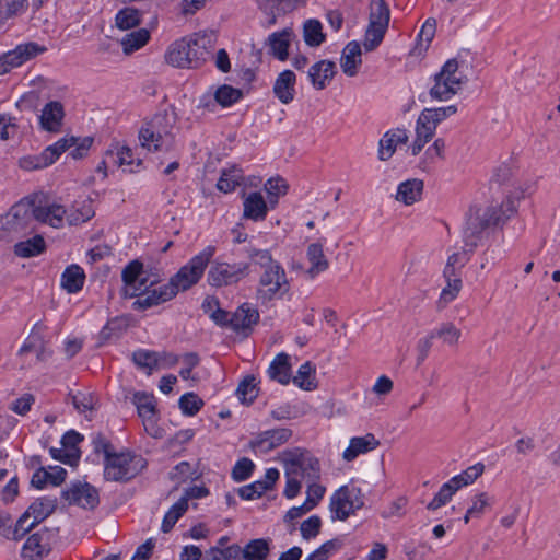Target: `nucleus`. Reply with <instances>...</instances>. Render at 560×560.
Wrapping results in <instances>:
<instances>
[{
    "label": "nucleus",
    "instance_id": "603ef678",
    "mask_svg": "<svg viewBox=\"0 0 560 560\" xmlns=\"http://www.w3.org/2000/svg\"><path fill=\"white\" fill-rule=\"evenodd\" d=\"M133 404L138 409L139 416L142 421L153 419L156 415L155 398L152 394L138 392L133 395Z\"/></svg>",
    "mask_w": 560,
    "mask_h": 560
},
{
    "label": "nucleus",
    "instance_id": "7ed1b4c3",
    "mask_svg": "<svg viewBox=\"0 0 560 560\" xmlns=\"http://www.w3.org/2000/svg\"><path fill=\"white\" fill-rule=\"evenodd\" d=\"M124 287L122 293L125 296L135 298L147 295L143 300H139L137 303L140 305H153L170 300L172 298V291L159 292L154 289L149 291L152 282L149 280L148 272L143 269V265L138 260L129 262L122 270L121 273Z\"/></svg>",
    "mask_w": 560,
    "mask_h": 560
},
{
    "label": "nucleus",
    "instance_id": "c9c22d12",
    "mask_svg": "<svg viewBox=\"0 0 560 560\" xmlns=\"http://www.w3.org/2000/svg\"><path fill=\"white\" fill-rule=\"evenodd\" d=\"M380 441L372 433L355 436L350 440L349 446L343 451L342 458L346 462L354 460L359 455L369 453L378 447Z\"/></svg>",
    "mask_w": 560,
    "mask_h": 560
},
{
    "label": "nucleus",
    "instance_id": "052dcab7",
    "mask_svg": "<svg viewBox=\"0 0 560 560\" xmlns=\"http://www.w3.org/2000/svg\"><path fill=\"white\" fill-rule=\"evenodd\" d=\"M259 394L258 382L253 375L246 376L236 389V396L243 404H252Z\"/></svg>",
    "mask_w": 560,
    "mask_h": 560
},
{
    "label": "nucleus",
    "instance_id": "9b49d317",
    "mask_svg": "<svg viewBox=\"0 0 560 560\" xmlns=\"http://www.w3.org/2000/svg\"><path fill=\"white\" fill-rule=\"evenodd\" d=\"M209 38L200 33L184 37L177 49V67H198L207 54Z\"/></svg>",
    "mask_w": 560,
    "mask_h": 560
},
{
    "label": "nucleus",
    "instance_id": "0e129e2a",
    "mask_svg": "<svg viewBox=\"0 0 560 560\" xmlns=\"http://www.w3.org/2000/svg\"><path fill=\"white\" fill-rule=\"evenodd\" d=\"M141 14L133 8H125L118 11L115 18L116 26L122 31L130 30L140 24Z\"/></svg>",
    "mask_w": 560,
    "mask_h": 560
},
{
    "label": "nucleus",
    "instance_id": "39448f33",
    "mask_svg": "<svg viewBox=\"0 0 560 560\" xmlns=\"http://www.w3.org/2000/svg\"><path fill=\"white\" fill-rule=\"evenodd\" d=\"M365 504L362 489L353 481L339 487L330 497L329 512L332 521H347Z\"/></svg>",
    "mask_w": 560,
    "mask_h": 560
},
{
    "label": "nucleus",
    "instance_id": "9d476101",
    "mask_svg": "<svg viewBox=\"0 0 560 560\" xmlns=\"http://www.w3.org/2000/svg\"><path fill=\"white\" fill-rule=\"evenodd\" d=\"M215 254L214 246H207L177 271V291H186L197 284Z\"/></svg>",
    "mask_w": 560,
    "mask_h": 560
},
{
    "label": "nucleus",
    "instance_id": "473e14b6",
    "mask_svg": "<svg viewBox=\"0 0 560 560\" xmlns=\"http://www.w3.org/2000/svg\"><path fill=\"white\" fill-rule=\"evenodd\" d=\"M50 550L47 534H33L24 542L21 551L23 560H39Z\"/></svg>",
    "mask_w": 560,
    "mask_h": 560
},
{
    "label": "nucleus",
    "instance_id": "c756f323",
    "mask_svg": "<svg viewBox=\"0 0 560 560\" xmlns=\"http://www.w3.org/2000/svg\"><path fill=\"white\" fill-rule=\"evenodd\" d=\"M409 136L405 129H393L387 131L380 140L378 158L382 161L389 160L399 145L408 142Z\"/></svg>",
    "mask_w": 560,
    "mask_h": 560
},
{
    "label": "nucleus",
    "instance_id": "dca6fc26",
    "mask_svg": "<svg viewBox=\"0 0 560 560\" xmlns=\"http://www.w3.org/2000/svg\"><path fill=\"white\" fill-rule=\"evenodd\" d=\"M56 509V500L50 498L36 499L18 521V528L28 530L47 518Z\"/></svg>",
    "mask_w": 560,
    "mask_h": 560
},
{
    "label": "nucleus",
    "instance_id": "58836bf2",
    "mask_svg": "<svg viewBox=\"0 0 560 560\" xmlns=\"http://www.w3.org/2000/svg\"><path fill=\"white\" fill-rule=\"evenodd\" d=\"M494 504V497L486 491H480L474 494L470 499V504L464 515V523L468 524L471 518H480L482 515L492 509Z\"/></svg>",
    "mask_w": 560,
    "mask_h": 560
},
{
    "label": "nucleus",
    "instance_id": "f704fd0d",
    "mask_svg": "<svg viewBox=\"0 0 560 560\" xmlns=\"http://www.w3.org/2000/svg\"><path fill=\"white\" fill-rule=\"evenodd\" d=\"M65 117L63 106L59 102H49L42 109L40 127L49 132H58Z\"/></svg>",
    "mask_w": 560,
    "mask_h": 560
},
{
    "label": "nucleus",
    "instance_id": "a18cd8bd",
    "mask_svg": "<svg viewBox=\"0 0 560 560\" xmlns=\"http://www.w3.org/2000/svg\"><path fill=\"white\" fill-rule=\"evenodd\" d=\"M46 250V242L42 235L18 242L13 252L20 258H31L43 254Z\"/></svg>",
    "mask_w": 560,
    "mask_h": 560
},
{
    "label": "nucleus",
    "instance_id": "69168bd1",
    "mask_svg": "<svg viewBox=\"0 0 560 560\" xmlns=\"http://www.w3.org/2000/svg\"><path fill=\"white\" fill-rule=\"evenodd\" d=\"M457 492V489L452 485L448 480L439 489L438 493L434 498L428 503L427 509L430 511H435L445 504H447L453 495Z\"/></svg>",
    "mask_w": 560,
    "mask_h": 560
},
{
    "label": "nucleus",
    "instance_id": "5701e85b",
    "mask_svg": "<svg viewBox=\"0 0 560 560\" xmlns=\"http://www.w3.org/2000/svg\"><path fill=\"white\" fill-rule=\"evenodd\" d=\"M292 438V430L279 428L267 430L250 441V447L258 453H268L287 443Z\"/></svg>",
    "mask_w": 560,
    "mask_h": 560
},
{
    "label": "nucleus",
    "instance_id": "412c9836",
    "mask_svg": "<svg viewBox=\"0 0 560 560\" xmlns=\"http://www.w3.org/2000/svg\"><path fill=\"white\" fill-rule=\"evenodd\" d=\"M243 218L254 222L266 220L271 205L260 191H249L242 195Z\"/></svg>",
    "mask_w": 560,
    "mask_h": 560
},
{
    "label": "nucleus",
    "instance_id": "a19ab883",
    "mask_svg": "<svg viewBox=\"0 0 560 560\" xmlns=\"http://www.w3.org/2000/svg\"><path fill=\"white\" fill-rule=\"evenodd\" d=\"M94 214L93 200L89 197L80 198L67 210V222L69 224L84 223L93 218Z\"/></svg>",
    "mask_w": 560,
    "mask_h": 560
},
{
    "label": "nucleus",
    "instance_id": "e433bc0d",
    "mask_svg": "<svg viewBox=\"0 0 560 560\" xmlns=\"http://www.w3.org/2000/svg\"><path fill=\"white\" fill-rule=\"evenodd\" d=\"M443 277L445 280V285L441 290V293L436 301V306L439 310H444L452 302H454L458 298V295L463 289L462 275L447 273V275H443Z\"/></svg>",
    "mask_w": 560,
    "mask_h": 560
},
{
    "label": "nucleus",
    "instance_id": "f257e3e1",
    "mask_svg": "<svg viewBox=\"0 0 560 560\" xmlns=\"http://www.w3.org/2000/svg\"><path fill=\"white\" fill-rule=\"evenodd\" d=\"M277 459L283 466L285 477L283 495L289 500L301 493L303 480L320 479L322 477L319 459L306 448L283 450L278 454Z\"/></svg>",
    "mask_w": 560,
    "mask_h": 560
},
{
    "label": "nucleus",
    "instance_id": "5fc2aeb1",
    "mask_svg": "<svg viewBox=\"0 0 560 560\" xmlns=\"http://www.w3.org/2000/svg\"><path fill=\"white\" fill-rule=\"evenodd\" d=\"M264 188L267 192V199L271 205V209H275L279 199L288 194L289 185L281 177H271L265 183Z\"/></svg>",
    "mask_w": 560,
    "mask_h": 560
},
{
    "label": "nucleus",
    "instance_id": "338daca9",
    "mask_svg": "<svg viewBox=\"0 0 560 560\" xmlns=\"http://www.w3.org/2000/svg\"><path fill=\"white\" fill-rule=\"evenodd\" d=\"M247 560H264L269 553V545L266 539H255L248 542L244 550Z\"/></svg>",
    "mask_w": 560,
    "mask_h": 560
},
{
    "label": "nucleus",
    "instance_id": "ddd939ff",
    "mask_svg": "<svg viewBox=\"0 0 560 560\" xmlns=\"http://www.w3.org/2000/svg\"><path fill=\"white\" fill-rule=\"evenodd\" d=\"M46 51V47L36 43H24L0 55V75H4L26 61Z\"/></svg>",
    "mask_w": 560,
    "mask_h": 560
},
{
    "label": "nucleus",
    "instance_id": "37998d69",
    "mask_svg": "<svg viewBox=\"0 0 560 560\" xmlns=\"http://www.w3.org/2000/svg\"><path fill=\"white\" fill-rule=\"evenodd\" d=\"M503 214V211H497L494 208L477 209L469 218L468 230H483L490 225H494L501 220Z\"/></svg>",
    "mask_w": 560,
    "mask_h": 560
},
{
    "label": "nucleus",
    "instance_id": "774afa93",
    "mask_svg": "<svg viewBox=\"0 0 560 560\" xmlns=\"http://www.w3.org/2000/svg\"><path fill=\"white\" fill-rule=\"evenodd\" d=\"M202 310L218 324H225L229 320L228 312L220 308L215 296H207L202 302Z\"/></svg>",
    "mask_w": 560,
    "mask_h": 560
},
{
    "label": "nucleus",
    "instance_id": "f03ea898",
    "mask_svg": "<svg viewBox=\"0 0 560 560\" xmlns=\"http://www.w3.org/2000/svg\"><path fill=\"white\" fill-rule=\"evenodd\" d=\"M257 258L260 273L256 287V299L262 304L282 300L290 293L291 283L285 269L273 259L269 250L256 249L250 254Z\"/></svg>",
    "mask_w": 560,
    "mask_h": 560
},
{
    "label": "nucleus",
    "instance_id": "20e7f679",
    "mask_svg": "<svg viewBox=\"0 0 560 560\" xmlns=\"http://www.w3.org/2000/svg\"><path fill=\"white\" fill-rule=\"evenodd\" d=\"M34 225L33 200L25 198L0 215V240L12 241Z\"/></svg>",
    "mask_w": 560,
    "mask_h": 560
},
{
    "label": "nucleus",
    "instance_id": "6e6552de",
    "mask_svg": "<svg viewBox=\"0 0 560 560\" xmlns=\"http://www.w3.org/2000/svg\"><path fill=\"white\" fill-rule=\"evenodd\" d=\"M145 467L140 455L130 453L109 454L106 452L105 477L109 480H127L133 478Z\"/></svg>",
    "mask_w": 560,
    "mask_h": 560
},
{
    "label": "nucleus",
    "instance_id": "4c0bfd02",
    "mask_svg": "<svg viewBox=\"0 0 560 560\" xmlns=\"http://www.w3.org/2000/svg\"><path fill=\"white\" fill-rule=\"evenodd\" d=\"M362 65L361 47L357 42L349 43L342 50L340 57V67L342 72L348 77L358 74Z\"/></svg>",
    "mask_w": 560,
    "mask_h": 560
},
{
    "label": "nucleus",
    "instance_id": "bb28decb",
    "mask_svg": "<svg viewBox=\"0 0 560 560\" xmlns=\"http://www.w3.org/2000/svg\"><path fill=\"white\" fill-rule=\"evenodd\" d=\"M259 318L258 310L248 303H244L234 312L230 323L234 330L248 332L258 324Z\"/></svg>",
    "mask_w": 560,
    "mask_h": 560
},
{
    "label": "nucleus",
    "instance_id": "ea45409f",
    "mask_svg": "<svg viewBox=\"0 0 560 560\" xmlns=\"http://www.w3.org/2000/svg\"><path fill=\"white\" fill-rule=\"evenodd\" d=\"M446 142L443 138H436L427 148L419 161V167L424 172H431L435 165L445 159Z\"/></svg>",
    "mask_w": 560,
    "mask_h": 560
},
{
    "label": "nucleus",
    "instance_id": "2eb2a0df",
    "mask_svg": "<svg viewBox=\"0 0 560 560\" xmlns=\"http://www.w3.org/2000/svg\"><path fill=\"white\" fill-rule=\"evenodd\" d=\"M457 107L450 105L438 108L423 109L416 121V131H419L430 138H433L438 126L446 118L455 115Z\"/></svg>",
    "mask_w": 560,
    "mask_h": 560
},
{
    "label": "nucleus",
    "instance_id": "c85d7f7f",
    "mask_svg": "<svg viewBox=\"0 0 560 560\" xmlns=\"http://www.w3.org/2000/svg\"><path fill=\"white\" fill-rule=\"evenodd\" d=\"M67 470L60 466H48L38 468L32 476L31 483L37 489L46 486L58 487L65 482Z\"/></svg>",
    "mask_w": 560,
    "mask_h": 560
},
{
    "label": "nucleus",
    "instance_id": "a211bd4d",
    "mask_svg": "<svg viewBox=\"0 0 560 560\" xmlns=\"http://www.w3.org/2000/svg\"><path fill=\"white\" fill-rule=\"evenodd\" d=\"M34 220L59 229L67 222V209L56 200H45L35 205L33 201Z\"/></svg>",
    "mask_w": 560,
    "mask_h": 560
},
{
    "label": "nucleus",
    "instance_id": "4be33fe9",
    "mask_svg": "<svg viewBox=\"0 0 560 560\" xmlns=\"http://www.w3.org/2000/svg\"><path fill=\"white\" fill-rule=\"evenodd\" d=\"M62 498L69 503L84 509H92L98 503V493L86 482L71 483L62 492Z\"/></svg>",
    "mask_w": 560,
    "mask_h": 560
},
{
    "label": "nucleus",
    "instance_id": "864d4df0",
    "mask_svg": "<svg viewBox=\"0 0 560 560\" xmlns=\"http://www.w3.org/2000/svg\"><path fill=\"white\" fill-rule=\"evenodd\" d=\"M150 39V32L145 28H140L127 34L121 39V47L126 55H130L142 47H144Z\"/></svg>",
    "mask_w": 560,
    "mask_h": 560
},
{
    "label": "nucleus",
    "instance_id": "4468645a",
    "mask_svg": "<svg viewBox=\"0 0 560 560\" xmlns=\"http://www.w3.org/2000/svg\"><path fill=\"white\" fill-rule=\"evenodd\" d=\"M298 40L292 27L272 32L265 40L268 54L279 61H287L290 57V48Z\"/></svg>",
    "mask_w": 560,
    "mask_h": 560
},
{
    "label": "nucleus",
    "instance_id": "2f4dec72",
    "mask_svg": "<svg viewBox=\"0 0 560 560\" xmlns=\"http://www.w3.org/2000/svg\"><path fill=\"white\" fill-rule=\"evenodd\" d=\"M260 12L266 16V25L272 26L277 19L292 10L299 0H255Z\"/></svg>",
    "mask_w": 560,
    "mask_h": 560
},
{
    "label": "nucleus",
    "instance_id": "bf43d9fd",
    "mask_svg": "<svg viewBox=\"0 0 560 560\" xmlns=\"http://www.w3.org/2000/svg\"><path fill=\"white\" fill-rule=\"evenodd\" d=\"M315 373V366L311 362H305L299 368L292 381L298 387L304 390H312L316 387Z\"/></svg>",
    "mask_w": 560,
    "mask_h": 560
},
{
    "label": "nucleus",
    "instance_id": "f3484780",
    "mask_svg": "<svg viewBox=\"0 0 560 560\" xmlns=\"http://www.w3.org/2000/svg\"><path fill=\"white\" fill-rule=\"evenodd\" d=\"M82 440L83 438L80 433L70 430L63 434L61 447H51L49 454L55 460H59L69 466H77L81 457L78 445Z\"/></svg>",
    "mask_w": 560,
    "mask_h": 560
},
{
    "label": "nucleus",
    "instance_id": "cd10ccee",
    "mask_svg": "<svg viewBox=\"0 0 560 560\" xmlns=\"http://www.w3.org/2000/svg\"><path fill=\"white\" fill-rule=\"evenodd\" d=\"M296 74L289 69L283 70L278 74L273 83L275 96L282 104H290L296 94Z\"/></svg>",
    "mask_w": 560,
    "mask_h": 560
},
{
    "label": "nucleus",
    "instance_id": "3c124183",
    "mask_svg": "<svg viewBox=\"0 0 560 560\" xmlns=\"http://www.w3.org/2000/svg\"><path fill=\"white\" fill-rule=\"evenodd\" d=\"M435 32H436L435 20H432V19L427 20L423 23V25L418 34L417 43L411 51L412 55L421 56L422 54H424L428 50L432 39L434 38Z\"/></svg>",
    "mask_w": 560,
    "mask_h": 560
},
{
    "label": "nucleus",
    "instance_id": "680f3d73",
    "mask_svg": "<svg viewBox=\"0 0 560 560\" xmlns=\"http://www.w3.org/2000/svg\"><path fill=\"white\" fill-rule=\"evenodd\" d=\"M243 97V91L232 85L223 84L214 92L215 102L222 107H230Z\"/></svg>",
    "mask_w": 560,
    "mask_h": 560
},
{
    "label": "nucleus",
    "instance_id": "72a5a7b5",
    "mask_svg": "<svg viewBox=\"0 0 560 560\" xmlns=\"http://www.w3.org/2000/svg\"><path fill=\"white\" fill-rule=\"evenodd\" d=\"M57 161L54 145L50 144L39 154H27L19 159L20 168L31 172L46 168Z\"/></svg>",
    "mask_w": 560,
    "mask_h": 560
},
{
    "label": "nucleus",
    "instance_id": "e2e57ef3",
    "mask_svg": "<svg viewBox=\"0 0 560 560\" xmlns=\"http://www.w3.org/2000/svg\"><path fill=\"white\" fill-rule=\"evenodd\" d=\"M306 482V498L304 502L314 510L324 499L327 488L320 482V479L314 478Z\"/></svg>",
    "mask_w": 560,
    "mask_h": 560
},
{
    "label": "nucleus",
    "instance_id": "4d7b16f0",
    "mask_svg": "<svg viewBox=\"0 0 560 560\" xmlns=\"http://www.w3.org/2000/svg\"><path fill=\"white\" fill-rule=\"evenodd\" d=\"M485 471V466L481 463H477L472 466H469L460 474L454 476L450 479L452 485L457 489H462L463 487L469 486L474 483Z\"/></svg>",
    "mask_w": 560,
    "mask_h": 560
},
{
    "label": "nucleus",
    "instance_id": "b1692460",
    "mask_svg": "<svg viewBox=\"0 0 560 560\" xmlns=\"http://www.w3.org/2000/svg\"><path fill=\"white\" fill-rule=\"evenodd\" d=\"M133 361L148 374L170 369L173 365V358L171 354H166L164 352H152L148 350H139L135 352Z\"/></svg>",
    "mask_w": 560,
    "mask_h": 560
},
{
    "label": "nucleus",
    "instance_id": "79ce46f5",
    "mask_svg": "<svg viewBox=\"0 0 560 560\" xmlns=\"http://www.w3.org/2000/svg\"><path fill=\"white\" fill-rule=\"evenodd\" d=\"M85 272L79 265L68 266L60 277V287L66 292L78 293L84 284Z\"/></svg>",
    "mask_w": 560,
    "mask_h": 560
},
{
    "label": "nucleus",
    "instance_id": "09e8293b",
    "mask_svg": "<svg viewBox=\"0 0 560 560\" xmlns=\"http://www.w3.org/2000/svg\"><path fill=\"white\" fill-rule=\"evenodd\" d=\"M244 175L242 168L237 166H231L221 172L220 178L217 183V188L229 194L236 189L243 183Z\"/></svg>",
    "mask_w": 560,
    "mask_h": 560
},
{
    "label": "nucleus",
    "instance_id": "7c9ffc66",
    "mask_svg": "<svg viewBox=\"0 0 560 560\" xmlns=\"http://www.w3.org/2000/svg\"><path fill=\"white\" fill-rule=\"evenodd\" d=\"M325 242L317 241L311 243L306 248V259L310 264L306 273L310 278H315L326 271L329 267V260L324 253Z\"/></svg>",
    "mask_w": 560,
    "mask_h": 560
},
{
    "label": "nucleus",
    "instance_id": "f8f14e48",
    "mask_svg": "<svg viewBox=\"0 0 560 560\" xmlns=\"http://www.w3.org/2000/svg\"><path fill=\"white\" fill-rule=\"evenodd\" d=\"M249 275V264L218 262L208 272V282L212 287H224L237 283Z\"/></svg>",
    "mask_w": 560,
    "mask_h": 560
},
{
    "label": "nucleus",
    "instance_id": "49530a36",
    "mask_svg": "<svg viewBox=\"0 0 560 560\" xmlns=\"http://www.w3.org/2000/svg\"><path fill=\"white\" fill-rule=\"evenodd\" d=\"M422 191L423 182L421 179H408L398 186L396 199L409 206L420 200Z\"/></svg>",
    "mask_w": 560,
    "mask_h": 560
},
{
    "label": "nucleus",
    "instance_id": "6e6d98bb",
    "mask_svg": "<svg viewBox=\"0 0 560 560\" xmlns=\"http://www.w3.org/2000/svg\"><path fill=\"white\" fill-rule=\"evenodd\" d=\"M177 405L185 417H195L205 407V401L196 393L189 392L179 397Z\"/></svg>",
    "mask_w": 560,
    "mask_h": 560
},
{
    "label": "nucleus",
    "instance_id": "a878e982",
    "mask_svg": "<svg viewBox=\"0 0 560 560\" xmlns=\"http://www.w3.org/2000/svg\"><path fill=\"white\" fill-rule=\"evenodd\" d=\"M336 73L337 69L335 62L323 59L310 67L307 77L312 86L317 91H322L331 83Z\"/></svg>",
    "mask_w": 560,
    "mask_h": 560
},
{
    "label": "nucleus",
    "instance_id": "1a4fd4ad",
    "mask_svg": "<svg viewBox=\"0 0 560 560\" xmlns=\"http://www.w3.org/2000/svg\"><path fill=\"white\" fill-rule=\"evenodd\" d=\"M464 83L465 77L458 71V62L451 59L435 75V83L431 88L430 94L438 101H447L462 90Z\"/></svg>",
    "mask_w": 560,
    "mask_h": 560
},
{
    "label": "nucleus",
    "instance_id": "0eeeda50",
    "mask_svg": "<svg viewBox=\"0 0 560 560\" xmlns=\"http://www.w3.org/2000/svg\"><path fill=\"white\" fill-rule=\"evenodd\" d=\"M390 11L384 0H372L370 3L369 25L365 31L363 47L368 51L381 45L388 28Z\"/></svg>",
    "mask_w": 560,
    "mask_h": 560
},
{
    "label": "nucleus",
    "instance_id": "423d86ee",
    "mask_svg": "<svg viewBox=\"0 0 560 560\" xmlns=\"http://www.w3.org/2000/svg\"><path fill=\"white\" fill-rule=\"evenodd\" d=\"M173 125L165 116L158 115L142 125L138 133L139 144L149 152H159L171 148Z\"/></svg>",
    "mask_w": 560,
    "mask_h": 560
},
{
    "label": "nucleus",
    "instance_id": "393cba45",
    "mask_svg": "<svg viewBox=\"0 0 560 560\" xmlns=\"http://www.w3.org/2000/svg\"><path fill=\"white\" fill-rule=\"evenodd\" d=\"M279 477L280 472L277 468H269L266 470L262 479L240 488L238 494L243 500L258 499L267 491L273 489Z\"/></svg>",
    "mask_w": 560,
    "mask_h": 560
},
{
    "label": "nucleus",
    "instance_id": "aec40b11",
    "mask_svg": "<svg viewBox=\"0 0 560 560\" xmlns=\"http://www.w3.org/2000/svg\"><path fill=\"white\" fill-rule=\"evenodd\" d=\"M107 156H110L114 166L126 172H136L142 166V160L124 142L112 143L107 149Z\"/></svg>",
    "mask_w": 560,
    "mask_h": 560
},
{
    "label": "nucleus",
    "instance_id": "c03bdc74",
    "mask_svg": "<svg viewBox=\"0 0 560 560\" xmlns=\"http://www.w3.org/2000/svg\"><path fill=\"white\" fill-rule=\"evenodd\" d=\"M431 331L432 337L450 348L458 347L463 336L462 330L452 322H443Z\"/></svg>",
    "mask_w": 560,
    "mask_h": 560
},
{
    "label": "nucleus",
    "instance_id": "8fccbe9b",
    "mask_svg": "<svg viewBox=\"0 0 560 560\" xmlns=\"http://www.w3.org/2000/svg\"><path fill=\"white\" fill-rule=\"evenodd\" d=\"M303 39L310 47H318L326 40L323 24L315 19H310L303 24Z\"/></svg>",
    "mask_w": 560,
    "mask_h": 560
},
{
    "label": "nucleus",
    "instance_id": "13d9d810",
    "mask_svg": "<svg viewBox=\"0 0 560 560\" xmlns=\"http://www.w3.org/2000/svg\"><path fill=\"white\" fill-rule=\"evenodd\" d=\"M485 471V466L481 463H477L472 466H469L460 474L454 476L450 479L452 485L457 489H462L463 487L469 486L474 483Z\"/></svg>",
    "mask_w": 560,
    "mask_h": 560
},
{
    "label": "nucleus",
    "instance_id": "de8ad7c7",
    "mask_svg": "<svg viewBox=\"0 0 560 560\" xmlns=\"http://www.w3.org/2000/svg\"><path fill=\"white\" fill-rule=\"evenodd\" d=\"M268 375L280 384H289L291 378L290 357L287 353H279L271 362Z\"/></svg>",
    "mask_w": 560,
    "mask_h": 560
},
{
    "label": "nucleus",
    "instance_id": "6ab92c4d",
    "mask_svg": "<svg viewBox=\"0 0 560 560\" xmlns=\"http://www.w3.org/2000/svg\"><path fill=\"white\" fill-rule=\"evenodd\" d=\"M94 143L93 137H63L57 140L54 145V150L57 156V160L65 152H69V156L73 160H82L85 159Z\"/></svg>",
    "mask_w": 560,
    "mask_h": 560
}]
</instances>
